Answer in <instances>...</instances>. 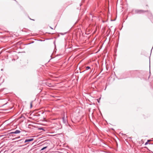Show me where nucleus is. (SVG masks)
Wrapping results in <instances>:
<instances>
[{"mask_svg":"<svg viewBox=\"0 0 153 153\" xmlns=\"http://www.w3.org/2000/svg\"><path fill=\"white\" fill-rule=\"evenodd\" d=\"M62 121L63 123L65 124L67 123V119L64 116L62 118Z\"/></svg>","mask_w":153,"mask_h":153,"instance_id":"obj_1","label":"nucleus"},{"mask_svg":"<svg viewBox=\"0 0 153 153\" xmlns=\"http://www.w3.org/2000/svg\"><path fill=\"white\" fill-rule=\"evenodd\" d=\"M21 132L19 130H16L13 132H10V134H18Z\"/></svg>","mask_w":153,"mask_h":153,"instance_id":"obj_2","label":"nucleus"},{"mask_svg":"<svg viewBox=\"0 0 153 153\" xmlns=\"http://www.w3.org/2000/svg\"><path fill=\"white\" fill-rule=\"evenodd\" d=\"M33 140V138H30V139H26L25 141V143H26L27 142H30L32 141Z\"/></svg>","mask_w":153,"mask_h":153,"instance_id":"obj_3","label":"nucleus"},{"mask_svg":"<svg viewBox=\"0 0 153 153\" xmlns=\"http://www.w3.org/2000/svg\"><path fill=\"white\" fill-rule=\"evenodd\" d=\"M143 10H135V12L136 13H140L142 12H143Z\"/></svg>","mask_w":153,"mask_h":153,"instance_id":"obj_4","label":"nucleus"},{"mask_svg":"<svg viewBox=\"0 0 153 153\" xmlns=\"http://www.w3.org/2000/svg\"><path fill=\"white\" fill-rule=\"evenodd\" d=\"M86 70H88L90 68V67L89 66H87L86 67Z\"/></svg>","mask_w":153,"mask_h":153,"instance_id":"obj_5","label":"nucleus"},{"mask_svg":"<svg viewBox=\"0 0 153 153\" xmlns=\"http://www.w3.org/2000/svg\"><path fill=\"white\" fill-rule=\"evenodd\" d=\"M149 140H148L147 142L145 143V145H146L147 144H148V142H149Z\"/></svg>","mask_w":153,"mask_h":153,"instance_id":"obj_6","label":"nucleus"},{"mask_svg":"<svg viewBox=\"0 0 153 153\" xmlns=\"http://www.w3.org/2000/svg\"><path fill=\"white\" fill-rule=\"evenodd\" d=\"M30 108H32V102H31L30 103Z\"/></svg>","mask_w":153,"mask_h":153,"instance_id":"obj_7","label":"nucleus"},{"mask_svg":"<svg viewBox=\"0 0 153 153\" xmlns=\"http://www.w3.org/2000/svg\"><path fill=\"white\" fill-rule=\"evenodd\" d=\"M47 148V147H45L43 148L41 150H43L45 149H46Z\"/></svg>","mask_w":153,"mask_h":153,"instance_id":"obj_8","label":"nucleus"},{"mask_svg":"<svg viewBox=\"0 0 153 153\" xmlns=\"http://www.w3.org/2000/svg\"><path fill=\"white\" fill-rule=\"evenodd\" d=\"M20 137V136H19L15 138L13 140L16 139H18V138H19Z\"/></svg>","mask_w":153,"mask_h":153,"instance_id":"obj_9","label":"nucleus"},{"mask_svg":"<svg viewBox=\"0 0 153 153\" xmlns=\"http://www.w3.org/2000/svg\"><path fill=\"white\" fill-rule=\"evenodd\" d=\"M97 101H98V102H99V100H98V99H97Z\"/></svg>","mask_w":153,"mask_h":153,"instance_id":"obj_10","label":"nucleus"}]
</instances>
